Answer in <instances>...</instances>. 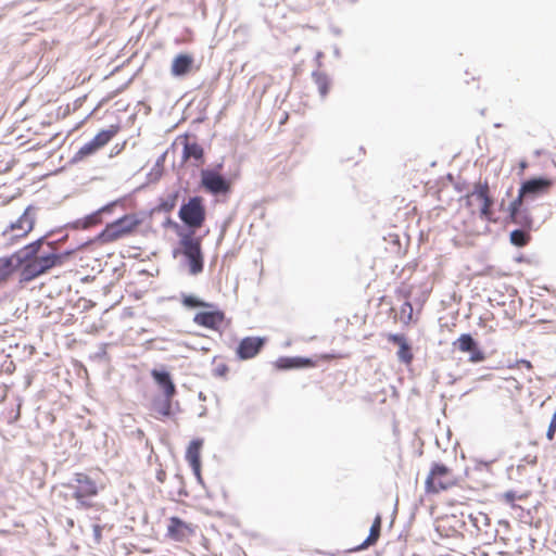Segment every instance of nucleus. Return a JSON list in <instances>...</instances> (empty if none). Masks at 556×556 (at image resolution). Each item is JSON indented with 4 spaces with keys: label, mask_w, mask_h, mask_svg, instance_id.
<instances>
[{
    "label": "nucleus",
    "mask_w": 556,
    "mask_h": 556,
    "mask_svg": "<svg viewBox=\"0 0 556 556\" xmlns=\"http://www.w3.org/2000/svg\"><path fill=\"white\" fill-rule=\"evenodd\" d=\"M163 207L167 211L172 210L174 207V200L172 201V203H164Z\"/></svg>",
    "instance_id": "nucleus-38"
},
{
    "label": "nucleus",
    "mask_w": 556,
    "mask_h": 556,
    "mask_svg": "<svg viewBox=\"0 0 556 556\" xmlns=\"http://www.w3.org/2000/svg\"><path fill=\"white\" fill-rule=\"evenodd\" d=\"M156 480L161 483H163L166 480V472L163 469L157 470L156 472Z\"/></svg>",
    "instance_id": "nucleus-37"
},
{
    "label": "nucleus",
    "mask_w": 556,
    "mask_h": 556,
    "mask_svg": "<svg viewBox=\"0 0 556 556\" xmlns=\"http://www.w3.org/2000/svg\"><path fill=\"white\" fill-rule=\"evenodd\" d=\"M520 367H525L528 370L533 369V365L530 361L527 359H519L514 365H509L510 369H519Z\"/></svg>",
    "instance_id": "nucleus-33"
},
{
    "label": "nucleus",
    "mask_w": 556,
    "mask_h": 556,
    "mask_svg": "<svg viewBox=\"0 0 556 556\" xmlns=\"http://www.w3.org/2000/svg\"><path fill=\"white\" fill-rule=\"evenodd\" d=\"M453 346L462 353H470V362L480 363L484 359L483 352L478 348L477 342L471 334H460L457 340L453 342Z\"/></svg>",
    "instance_id": "nucleus-15"
},
{
    "label": "nucleus",
    "mask_w": 556,
    "mask_h": 556,
    "mask_svg": "<svg viewBox=\"0 0 556 556\" xmlns=\"http://www.w3.org/2000/svg\"><path fill=\"white\" fill-rule=\"evenodd\" d=\"M12 268H13L12 260L1 258L0 260V269L2 273L0 274V278L3 279L7 276H9L12 273Z\"/></svg>",
    "instance_id": "nucleus-31"
},
{
    "label": "nucleus",
    "mask_w": 556,
    "mask_h": 556,
    "mask_svg": "<svg viewBox=\"0 0 556 556\" xmlns=\"http://www.w3.org/2000/svg\"><path fill=\"white\" fill-rule=\"evenodd\" d=\"M106 211H110V206H104L101 210H99L98 212L87 216L83 220V227L84 228H88V227H92V226H96V225L100 224L102 222L101 220V213L102 212H106Z\"/></svg>",
    "instance_id": "nucleus-30"
},
{
    "label": "nucleus",
    "mask_w": 556,
    "mask_h": 556,
    "mask_svg": "<svg viewBox=\"0 0 556 556\" xmlns=\"http://www.w3.org/2000/svg\"><path fill=\"white\" fill-rule=\"evenodd\" d=\"M525 200H528L526 197H521V190L519 189L517 198L510 202L508 211H509V218L513 223L519 224L521 223L519 215H520V207Z\"/></svg>",
    "instance_id": "nucleus-26"
},
{
    "label": "nucleus",
    "mask_w": 556,
    "mask_h": 556,
    "mask_svg": "<svg viewBox=\"0 0 556 556\" xmlns=\"http://www.w3.org/2000/svg\"><path fill=\"white\" fill-rule=\"evenodd\" d=\"M68 525L73 526V525H74V521H73V520H70V521H68Z\"/></svg>",
    "instance_id": "nucleus-40"
},
{
    "label": "nucleus",
    "mask_w": 556,
    "mask_h": 556,
    "mask_svg": "<svg viewBox=\"0 0 556 556\" xmlns=\"http://www.w3.org/2000/svg\"><path fill=\"white\" fill-rule=\"evenodd\" d=\"M527 168V163L526 162H520V169L523 170Z\"/></svg>",
    "instance_id": "nucleus-39"
},
{
    "label": "nucleus",
    "mask_w": 556,
    "mask_h": 556,
    "mask_svg": "<svg viewBox=\"0 0 556 556\" xmlns=\"http://www.w3.org/2000/svg\"><path fill=\"white\" fill-rule=\"evenodd\" d=\"M387 340L399 346V351L396 353L399 361L409 366L414 361V354L406 337L399 333H389L387 336Z\"/></svg>",
    "instance_id": "nucleus-16"
},
{
    "label": "nucleus",
    "mask_w": 556,
    "mask_h": 556,
    "mask_svg": "<svg viewBox=\"0 0 556 556\" xmlns=\"http://www.w3.org/2000/svg\"><path fill=\"white\" fill-rule=\"evenodd\" d=\"M229 368L226 364H218L214 371H215V375L216 376H219V377H225L228 372Z\"/></svg>",
    "instance_id": "nucleus-35"
},
{
    "label": "nucleus",
    "mask_w": 556,
    "mask_h": 556,
    "mask_svg": "<svg viewBox=\"0 0 556 556\" xmlns=\"http://www.w3.org/2000/svg\"><path fill=\"white\" fill-rule=\"evenodd\" d=\"M198 526L177 516L167 519L166 536L175 542L186 543L195 536Z\"/></svg>",
    "instance_id": "nucleus-8"
},
{
    "label": "nucleus",
    "mask_w": 556,
    "mask_h": 556,
    "mask_svg": "<svg viewBox=\"0 0 556 556\" xmlns=\"http://www.w3.org/2000/svg\"><path fill=\"white\" fill-rule=\"evenodd\" d=\"M265 339L260 337L243 338L236 350V355L241 361L254 358L264 348Z\"/></svg>",
    "instance_id": "nucleus-14"
},
{
    "label": "nucleus",
    "mask_w": 556,
    "mask_h": 556,
    "mask_svg": "<svg viewBox=\"0 0 556 556\" xmlns=\"http://www.w3.org/2000/svg\"><path fill=\"white\" fill-rule=\"evenodd\" d=\"M381 527H382V517H381V515L378 514L372 521V525L370 527V531H369L367 539L359 546H357L354 551L365 549V548H368L369 546L375 545L380 538Z\"/></svg>",
    "instance_id": "nucleus-21"
},
{
    "label": "nucleus",
    "mask_w": 556,
    "mask_h": 556,
    "mask_svg": "<svg viewBox=\"0 0 556 556\" xmlns=\"http://www.w3.org/2000/svg\"><path fill=\"white\" fill-rule=\"evenodd\" d=\"M201 184L213 194L227 193L230 190L229 182L220 174L210 169L202 170Z\"/></svg>",
    "instance_id": "nucleus-13"
},
{
    "label": "nucleus",
    "mask_w": 556,
    "mask_h": 556,
    "mask_svg": "<svg viewBox=\"0 0 556 556\" xmlns=\"http://www.w3.org/2000/svg\"><path fill=\"white\" fill-rule=\"evenodd\" d=\"M151 376L157 386L163 390L164 395L174 396L176 394V387L167 371L153 369Z\"/></svg>",
    "instance_id": "nucleus-19"
},
{
    "label": "nucleus",
    "mask_w": 556,
    "mask_h": 556,
    "mask_svg": "<svg viewBox=\"0 0 556 556\" xmlns=\"http://www.w3.org/2000/svg\"><path fill=\"white\" fill-rule=\"evenodd\" d=\"M43 241L39 239L17 252V258L21 263V276L25 281L35 279L49 269L63 265L73 251L56 253L51 243H48L50 251H41Z\"/></svg>",
    "instance_id": "nucleus-1"
},
{
    "label": "nucleus",
    "mask_w": 556,
    "mask_h": 556,
    "mask_svg": "<svg viewBox=\"0 0 556 556\" xmlns=\"http://www.w3.org/2000/svg\"><path fill=\"white\" fill-rule=\"evenodd\" d=\"M226 320V315L223 311L216 308H205V311L198 312L193 317V323L203 328L218 331Z\"/></svg>",
    "instance_id": "nucleus-11"
},
{
    "label": "nucleus",
    "mask_w": 556,
    "mask_h": 556,
    "mask_svg": "<svg viewBox=\"0 0 556 556\" xmlns=\"http://www.w3.org/2000/svg\"><path fill=\"white\" fill-rule=\"evenodd\" d=\"M313 79L315 85L318 88V91L321 97H326L329 92L330 88V81L328 76L325 73L321 72H315L313 73Z\"/></svg>",
    "instance_id": "nucleus-27"
},
{
    "label": "nucleus",
    "mask_w": 556,
    "mask_h": 556,
    "mask_svg": "<svg viewBox=\"0 0 556 556\" xmlns=\"http://www.w3.org/2000/svg\"><path fill=\"white\" fill-rule=\"evenodd\" d=\"M555 433H556V409H555V413L552 416V419H551V422H549V426H548V429H547V432H546L547 439L549 441L554 440Z\"/></svg>",
    "instance_id": "nucleus-32"
},
{
    "label": "nucleus",
    "mask_w": 556,
    "mask_h": 556,
    "mask_svg": "<svg viewBox=\"0 0 556 556\" xmlns=\"http://www.w3.org/2000/svg\"><path fill=\"white\" fill-rule=\"evenodd\" d=\"M462 478L443 463H433L425 480L427 494H439L460 484Z\"/></svg>",
    "instance_id": "nucleus-4"
},
{
    "label": "nucleus",
    "mask_w": 556,
    "mask_h": 556,
    "mask_svg": "<svg viewBox=\"0 0 556 556\" xmlns=\"http://www.w3.org/2000/svg\"><path fill=\"white\" fill-rule=\"evenodd\" d=\"M404 298H405V302L403 303V305L400 308V315H401L402 323L405 326H408L409 324H412L414 321V309H413L412 303L408 300L409 292H405Z\"/></svg>",
    "instance_id": "nucleus-24"
},
{
    "label": "nucleus",
    "mask_w": 556,
    "mask_h": 556,
    "mask_svg": "<svg viewBox=\"0 0 556 556\" xmlns=\"http://www.w3.org/2000/svg\"><path fill=\"white\" fill-rule=\"evenodd\" d=\"M203 445L202 440H193L187 447L186 459L192 468V471L198 480H201V448Z\"/></svg>",
    "instance_id": "nucleus-17"
},
{
    "label": "nucleus",
    "mask_w": 556,
    "mask_h": 556,
    "mask_svg": "<svg viewBox=\"0 0 556 556\" xmlns=\"http://www.w3.org/2000/svg\"><path fill=\"white\" fill-rule=\"evenodd\" d=\"M182 159L185 161L193 159L195 165H202L204 163V150L198 142H189L186 140L184 143Z\"/></svg>",
    "instance_id": "nucleus-20"
},
{
    "label": "nucleus",
    "mask_w": 556,
    "mask_h": 556,
    "mask_svg": "<svg viewBox=\"0 0 556 556\" xmlns=\"http://www.w3.org/2000/svg\"><path fill=\"white\" fill-rule=\"evenodd\" d=\"M141 220L136 214H126L113 223H110L98 235L97 240L101 244L113 243L117 240L131 236L140 226Z\"/></svg>",
    "instance_id": "nucleus-5"
},
{
    "label": "nucleus",
    "mask_w": 556,
    "mask_h": 556,
    "mask_svg": "<svg viewBox=\"0 0 556 556\" xmlns=\"http://www.w3.org/2000/svg\"><path fill=\"white\" fill-rule=\"evenodd\" d=\"M182 253L188 260L189 270L197 275L203 270V255L199 239L187 237L181 240Z\"/></svg>",
    "instance_id": "nucleus-9"
},
{
    "label": "nucleus",
    "mask_w": 556,
    "mask_h": 556,
    "mask_svg": "<svg viewBox=\"0 0 556 556\" xmlns=\"http://www.w3.org/2000/svg\"><path fill=\"white\" fill-rule=\"evenodd\" d=\"M193 58L190 54L181 53L174 58L170 72L174 76H184L191 72Z\"/></svg>",
    "instance_id": "nucleus-18"
},
{
    "label": "nucleus",
    "mask_w": 556,
    "mask_h": 556,
    "mask_svg": "<svg viewBox=\"0 0 556 556\" xmlns=\"http://www.w3.org/2000/svg\"><path fill=\"white\" fill-rule=\"evenodd\" d=\"M118 125H111L99 131L89 142L85 143L75 154V160H84L105 147L119 131Z\"/></svg>",
    "instance_id": "nucleus-7"
},
{
    "label": "nucleus",
    "mask_w": 556,
    "mask_h": 556,
    "mask_svg": "<svg viewBox=\"0 0 556 556\" xmlns=\"http://www.w3.org/2000/svg\"><path fill=\"white\" fill-rule=\"evenodd\" d=\"M462 201L471 216L478 215L489 223L496 222L493 211L494 199L488 180L475 182L472 190L463 197Z\"/></svg>",
    "instance_id": "nucleus-2"
},
{
    "label": "nucleus",
    "mask_w": 556,
    "mask_h": 556,
    "mask_svg": "<svg viewBox=\"0 0 556 556\" xmlns=\"http://www.w3.org/2000/svg\"><path fill=\"white\" fill-rule=\"evenodd\" d=\"M64 486L72 490V497L84 509L93 508L94 503L92 500L104 489L103 483H99L86 472H75L73 480L65 483Z\"/></svg>",
    "instance_id": "nucleus-3"
},
{
    "label": "nucleus",
    "mask_w": 556,
    "mask_h": 556,
    "mask_svg": "<svg viewBox=\"0 0 556 556\" xmlns=\"http://www.w3.org/2000/svg\"><path fill=\"white\" fill-rule=\"evenodd\" d=\"M525 200H528L526 197H521V190L519 189L517 198L510 202L508 211H509V218L513 223L519 224L521 223L519 215H520V207Z\"/></svg>",
    "instance_id": "nucleus-25"
},
{
    "label": "nucleus",
    "mask_w": 556,
    "mask_h": 556,
    "mask_svg": "<svg viewBox=\"0 0 556 556\" xmlns=\"http://www.w3.org/2000/svg\"><path fill=\"white\" fill-rule=\"evenodd\" d=\"M339 357H341V356L337 355V354H323V355L318 356V361L329 362V361H332V359H336Z\"/></svg>",
    "instance_id": "nucleus-36"
},
{
    "label": "nucleus",
    "mask_w": 556,
    "mask_h": 556,
    "mask_svg": "<svg viewBox=\"0 0 556 556\" xmlns=\"http://www.w3.org/2000/svg\"><path fill=\"white\" fill-rule=\"evenodd\" d=\"M317 361L302 357H281L277 361L276 365L280 369H289L294 367H313L316 366Z\"/></svg>",
    "instance_id": "nucleus-23"
},
{
    "label": "nucleus",
    "mask_w": 556,
    "mask_h": 556,
    "mask_svg": "<svg viewBox=\"0 0 556 556\" xmlns=\"http://www.w3.org/2000/svg\"><path fill=\"white\" fill-rule=\"evenodd\" d=\"M35 226V214L31 207H27L24 213L12 223L9 228L3 232V236L9 237L10 240L25 238Z\"/></svg>",
    "instance_id": "nucleus-10"
},
{
    "label": "nucleus",
    "mask_w": 556,
    "mask_h": 556,
    "mask_svg": "<svg viewBox=\"0 0 556 556\" xmlns=\"http://www.w3.org/2000/svg\"><path fill=\"white\" fill-rule=\"evenodd\" d=\"M389 239L390 241L396 247V253L399 255H402L403 252H402V248H401V240H400V237L399 235L396 233H391L389 235Z\"/></svg>",
    "instance_id": "nucleus-34"
},
{
    "label": "nucleus",
    "mask_w": 556,
    "mask_h": 556,
    "mask_svg": "<svg viewBox=\"0 0 556 556\" xmlns=\"http://www.w3.org/2000/svg\"><path fill=\"white\" fill-rule=\"evenodd\" d=\"M553 186V179L547 177L528 179L520 186L521 197H526L527 199H535L540 195L547 194Z\"/></svg>",
    "instance_id": "nucleus-12"
},
{
    "label": "nucleus",
    "mask_w": 556,
    "mask_h": 556,
    "mask_svg": "<svg viewBox=\"0 0 556 556\" xmlns=\"http://www.w3.org/2000/svg\"><path fill=\"white\" fill-rule=\"evenodd\" d=\"M530 240V233L525 230L516 229L510 232V242L516 247H525Z\"/></svg>",
    "instance_id": "nucleus-29"
},
{
    "label": "nucleus",
    "mask_w": 556,
    "mask_h": 556,
    "mask_svg": "<svg viewBox=\"0 0 556 556\" xmlns=\"http://www.w3.org/2000/svg\"><path fill=\"white\" fill-rule=\"evenodd\" d=\"M178 215L181 222L189 228H201L206 217L203 199L201 197L190 198L187 203L180 206Z\"/></svg>",
    "instance_id": "nucleus-6"
},
{
    "label": "nucleus",
    "mask_w": 556,
    "mask_h": 556,
    "mask_svg": "<svg viewBox=\"0 0 556 556\" xmlns=\"http://www.w3.org/2000/svg\"><path fill=\"white\" fill-rule=\"evenodd\" d=\"M181 303L186 307H190V308H195V307L213 308L214 307V304L204 302V301L200 300L199 298L191 295V294L182 295Z\"/></svg>",
    "instance_id": "nucleus-28"
},
{
    "label": "nucleus",
    "mask_w": 556,
    "mask_h": 556,
    "mask_svg": "<svg viewBox=\"0 0 556 556\" xmlns=\"http://www.w3.org/2000/svg\"><path fill=\"white\" fill-rule=\"evenodd\" d=\"M174 396L164 395L163 399H154L152 402V414L155 418L168 417L172 413V400Z\"/></svg>",
    "instance_id": "nucleus-22"
}]
</instances>
